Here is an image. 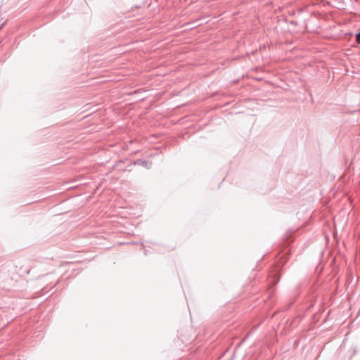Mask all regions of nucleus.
<instances>
[{"label":"nucleus","instance_id":"f257e3e1","mask_svg":"<svg viewBox=\"0 0 360 360\" xmlns=\"http://www.w3.org/2000/svg\"><path fill=\"white\" fill-rule=\"evenodd\" d=\"M356 41L359 44L360 43V32L356 36Z\"/></svg>","mask_w":360,"mask_h":360},{"label":"nucleus","instance_id":"f03ea898","mask_svg":"<svg viewBox=\"0 0 360 360\" xmlns=\"http://www.w3.org/2000/svg\"><path fill=\"white\" fill-rule=\"evenodd\" d=\"M143 164H144V166H146L147 162H144Z\"/></svg>","mask_w":360,"mask_h":360},{"label":"nucleus","instance_id":"7ed1b4c3","mask_svg":"<svg viewBox=\"0 0 360 360\" xmlns=\"http://www.w3.org/2000/svg\"><path fill=\"white\" fill-rule=\"evenodd\" d=\"M143 164H144V166H146L147 162H144Z\"/></svg>","mask_w":360,"mask_h":360},{"label":"nucleus","instance_id":"20e7f679","mask_svg":"<svg viewBox=\"0 0 360 360\" xmlns=\"http://www.w3.org/2000/svg\"><path fill=\"white\" fill-rule=\"evenodd\" d=\"M2 26H3V24H1V25H0V29H1Z\"/></svg>","mask_w":360,"mask_h":360}]
</instances>
